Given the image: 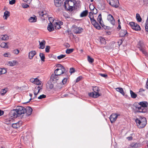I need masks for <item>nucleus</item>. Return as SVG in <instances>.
<instances>
[{"mask_svg": "<svg viewBox=\"0 0 148 148\" xmlns=\"http://www.w3.org/2000/svg\"><path fill=\"white\" fill-rule=\"evenodd\" d=\"M147 124V123L143 122L140 124L139 125H138V128H142L144 127Z\"/></svg>", "mask_w": 148, "mask_h": 148, "instance_id": "f704fd0d", "label": "nucleus"}, {"mask_svg": "<svg viewBox=\"0 0 148 148\" xmlns=\"http://www.w3.org/2000/svg\"><path fill=\"white\" fill-rule=\"evenodd\" d=\"M118 116L117 114H112L110 116V119L111 123H113L116 121Z\"/></svg>", "mask_w": 148, "mask_h": 148, "instance_id": "9b49d317", "label": "nucleus"}, {"mask_svg": "<svg viewBox=\"0 0 148 148\" xmlns=\"http://www.w3.org/2000/svg\"><path fill=\"white\" fill-rule=\"evenodd\" d=\"M36 52L35 51H32L29 53V58L30 59H32L34 55H36Z\"/></svg>", "mask_w": 148, "mask_h": 148, "instance_id": "6ab92c4d", "label": "nucleus"}, {"mask_svg": "<svg viewBox=\"0 0 148 148\" xmlns=\"http://www.w3.org/2000/svg\"><path fill=\"white\" fill-rule=\"evenodd\" d=\"M25 114L26 113V116H29L31 114L32 109L30 107H27L26 108H25Z\"/></svg>", "mask_w": 148, "mask_h": 148, "instance_id": "f8f14e48", "label": "nucleus"}, {"mask_svg": "<svg viewBox=\"0 0 148 148\" xmlns=\"http://www.w3.org/2000/svg\"><path fill=\"white\" fill-rule=\"evenodd\" d=\"M74 50L73 49H67L66 50V53L67 54H69L72 53Z\"/></svg>", "mask_w": 148, "mask_h": 148, "instance_id": "4c0bfd02", "label": "nucleus"}, {"mask_svg": "<svg viewBox=\"0 0 148 148\" xmlns=\"http://www.w3.org/2000/svg\"><path fill=\"white\" fill-rule=\"evenodd\" d=\"M60 82H56L57 84L55 86V88L58 89L61 88H62V84L61 83V80H60Z\"/></svg>", "mask_w": 148, "mask_h": 148, "instance_id": "b1692460", "label": "nucleus"}, {"mask_svg": "<svg viewBox=\"0 0 148 148\" xmlns=\"http://www.w3.org/2000/svg\"><path fill=\"white\" fill-rule=\"evenodd\" d=\"M47 29L49 32H52L54 30L53 25L51 21H50V23L48 24Z\"/></svg>", "mask_w": 148, "mask_h": 148, "instance_id": "a211bd4d", "label": "nucleus"}, {"mask_svg": "<svg viewBox=\"0 0 148 148\" xmlns=\"http://www.w3.org/2000/svg\"><path fill=\"white\" fill-rule=\"evenodd\" d=\"M72 27L74 29L73 32L75 34H79L83 31V29L81 27H78L75 25H73Z\"/></svg>", "mask_w": 148, "mask_h": 148, "instance_id": "6e6552de", "label": "nucleus"}, {"mask_svg": "<svg viewBox=\"0 0 148 148\" xmlns=\"http://www.w3.org/2000/svg\"><path fill=\"white\" fill-rule=\"evenodd\" d=\"M50 47L49 46H47L46 47L45 49V51L47 53H48L49 51V49Z\"/></svg>", "mask_w": 148, "mask_h": 148, "instance_id": "13d9d810", "label": "nucleus"}, {"mask_svg": "<svg viewBox=\"0 0 148 148\" xmlns=\"http://www.w3.org/2000/svg\"><path fill=\"white\" fill-rule=\"evenodd\" d=\"M93 90L94 92L88 93V95L90 97L97 98L100 96L98 92L99 88L98 86L94 87L93 88Z\"/></svg>", "mask_w": 148, "mask_h": 148, "instance_id": "f03ea898", "label": "nucleus"}, {"mask_svg": "<svg viewBox=\"0 0 148 148\" xmlns=\"http://www.w3.org/2000/svg\"><path fill=\"white\" fill-rule=\"evenodd\" d=\"M116 91L119 92L123 95H125V93L123 90V89L122 88L118 87L116 88Z\"/></svg>", "mask_w": 148, "mask_h": 148, "instance_id": "412c9836", "label": "nucleus"}, {"mask_svg": "<svg viewBox=\"0 0 148 148\" xmlns=\"http://www.w3.org/2000/svg\"><path fill=\"white\" fill-rule=\"evenodd\" d=\"M129 24L131 27L132 29L136 31L140 30L141 29L140 26L138 24L134 22H130L129 23Z\"/></svg>", "mask_w": 148, "mask_h": 148, "instance_id": "0eeeda50", "label": "nucleus"}, {"mask_svg": "<svg viewBox=\"0 0 148 148\" xmlns=\"http://www.w3.org/2000/svg\"><path fill=\"white\" fill-rule=\"evenodd\" d=\"M6 72L7 71L5 68H3L2 69L0 68V75L4 74L6 73Z\"/></svg>", "mask_w": 148, "mask_h": 148, "instance_id": "72a5a7b5", "label": "nucleus"}, {"mask_svg": "<svg viewBox=\"0 0 148 148\" xmlns=\"http://www.w3.org/2000/svg\"><path fill=\"white\" fill-rule=\"evenodd\" d=\"M3 56L5 57H10L11 56L10 54L9 53H5L3 55Z\"/></svg>", "mask_w": 148, "mask_h": 148, "instance_id": "e2e57ef3", "label": "nucleus"}, {"mask_svg": "<svg viewBox=\"0 0 148 148\" xmlns=\"http://www.w3.org/2000/svg\"><path fill=\"white\" fill-rule=\"evenodd\" d=\"M67 77L64 78L61 81V82H62L63 84H65L67 81Z\"/></svg>", "mask_w": 148, "mask_h": 148, "instance_id": "09e8293b", "label": "nucleus"}, {"mask_svg": "<svg viewBox=\"0 0 148 148\" xmlns=\"http://www.w3.org/2000/svg\"><path fill=\"white\" fill-rule=\"evenodd\" d=\"M56 72V70L54 71V74H56V75H57L58 76L61 75L63 73H61L62 71H57V72Z\"/></svg>", "mask_w": 148, "mask_h": 148, "instance_id": "49530a36", "label": "nucleus"}, {"mask_svg": "<svg viewBox=\"0 0 148 148\" xmlns=\"http://www.w3.org/2000/svg\"><path fill=\"white\" fill-rule=\"evenodd\" d=\"M88 60L90 63H92L94 62V59L91 57L90 56H88Z\"/></svg>", "mask_w": 148, "mask_h": 148, "instance_id": "ea45409f", "label": "nucleus"}, {"mask_svg": "<svg viewBox=\"0 0 148 148\" xmlns=\"http://www.w3.org/2000/svg\"><path fill=\"white\" fill-rule=\"evenodd\" d=\"M12 127L14 128H18L20 127L19 123L17 122L12 124Z\"/></svg>", "mask_w": 148, "mask_h": 148, "instance_id": "bb28decb", "label": "nucleus"}, {"mask_svg": "<svg viewBox=\"0 0 148 148\" xmlns=\"http://www.w3.org/2000/svg\"><path fill=\"white\" fill-rule=\"evenodd\" d=\"M140 51L144 54L145 56H148V53L145 50L144 48L140 50Z\"/></svg>", "mask_w": 148, "mask_h": 148, "instance_id": "c03bdc74", "label": "nucleus"}, {"mask_svg": "<svg viewBox=\"0 0 148 148\" xmlns=\"http://www.w3.org/2000/svg\"><path fill=\"white\" fill-rule=\"evenodd\" d=\"M105 29H106L108 28V27H109L106 26L104 25L103 24L101 23V24H100Z\"/></svg>", "mask_w": 148, "mask_h": 148, "instance_id": "0e129e2a", "label": "nucleus"}, {"mask_svg": "<svg viewBox=\"0 0 148 148\" xmlns=\"http://www.w3.org/2000/svg\"><path fill=\"white\" fill-rule=\"evenodd\" d=\"M18 63V62L16 60H13L12 61H10L9 62L8 64L10 66H13L16 65V64Z\"/></svg>", "mask_w": 148, "mask_h": 148, "instance_id": "393cba45", "label": "nucleus"}, {"mask_svg": "<svg viewBox=\"0 0 148 148\" xmlns=\"http://www.w3.org/2000/svg\"><path fill=\"white\" fill-rule=\"evenodd\" d=\"M7 91L5 89H2L1 90V95H4L6 92Z\"/></svg>", "mask_w": 148, "mask_h": 148, "instance_id": "4d7b16f0", "label": "nucleus"}, {"mask_svg": "<svg viewBox=\"0 0 148 148\" xmlns=\"http://www.w3.org/2000/svg\"><path fill=\"white\" fill-rule=\"evenodd\" d=\"M64 0H54L55 5L56 7H60L63 4Z\"/></svg>", "mask_w": 148, "mask_h": 148, "instance_id": "dca6fc26", "label": "nucleus"}, {"mask_svg": "<svg viewBox=\"0 0 148 148\" xmlns=\"http://www.w3.org/2000/svg\"><path fill=\"white\" fill-rule=\"evenodd\" d=\"M22 7L24 8H27L29 7V5L26 3L23 4L22 5Z\"/></svg>", "mask_w": 148, "mask_h": 148, "instance_id": "bf43d9fd", "label": "nucleus"}, {"mask_svg": "<svg viewBox=\"0 0 148 148\" xmlns=\"http://www.w3.org/2000/svg\"><path fill=\"white\" fill-rule=\"evenodd\" d=\"M37 90V89L35 88L34 91V97L33 98V99H34L35 98H36L37 95L38 94H37L36 91Z\"/></svg>", "mask_w": 148, "mask_h": 148, "instance_id": "3c124183", "label": "nucleus"}, {"mask_svg": "<svg viewBox=\"0 0 148 148\" xmlns=\"http://www.w3.org/2000/svg\"><path fill=\"white\" fill-rule=\"evenodd\" d=\"M56 66L58 68L56 70L55 72H57L58 71H62L61 73H64L66 74V75H67V72L68 71V69H65L64 67L60 64H57Z\"/></svg>", "mask_w": 148, "mask_h": 148, "instance_id": "7ed1b4c3", "label": "nucleus"}, {"mask_svg": "<svg viewBox=\"0 0 148 148\" xmlns=\"http://www.w3.org/2000/svg\"><path fill=\"white\" fill-rule=\"evenodd\" d=\"M139 120L142 122H144L145 123H147L146 119V118L144 117H141L140 119Z\"/></svg>", "mask_w": 148, "mask_h": 148, "instance_id": "8fccbe9b", "label": "nucleus"}, {"mask_svg": "<svg viewBox=\"0 0 148 148\" xmlns=\"http://www.w3.org/2000/svg\"><path fill=\"white\" fill-rule=\"evenodd\" d=\"M128 33L126 29H121L119 33V36L121 37H123L125 36H127Z\"/></svg>", "mask_w": 148, "mask_h": 148, "instance_id": "2eb2a0df", "label": "nucleus"}, {"mask_svg": "<svg viewBox=\"0 0 148 148\" xmlns=\"http://www.w3.org/2000/svg\"><path fill=\"white\" fill-rule=\"evenodd\" d=\"M75 72V69L73 68H71L70 69V73L72 74Z\"/></svg>", "mask_w": 148, "mask_h": 148, "instance_id": "052dcab7", "label": "nucleus"}, {"mask_svg": "<svg viewBox=\"0 0 148 148\" xmlns=\"http://www.w3.org/2000/svg\"><path fill=\"white\" fill-rule=\"evenodd\" d=\"M64 45L66 48L69 47H70L69 44L67 42L64 43Z\"/></svg>", "mask_w": 148, "mask_h": 148, "instance_id": "338daca9", "label": "nucleus"}, {"mask_svg": "<svg viewBox=\"0 0 148 148\" xmlns=\"http://www.w3.org/2000/svg\"><path fill=\"white\" fill-rule=\"evenodd\" d=\"M39 49H43L45 47V45L46 43V42L45 40H43L41 42H40V41H39Z\"/></svg>", "mask_w": 148, "mask_h": 148, "instance_id": "f3484780", "label": "nucleus"}, {"mask_svg": "<svg viewBox=\"0 0 148 148\" xmlns=\"http://www.w3.org/2000/svg\"><path fill=\"white\" fill-rule=\"evenodd\" d=\"M10 15V12L8 11H6L4 12V16H5V19H6Z\"/></svg>", "mask_w": 148, "mask_h": 148, "instance_id": "c9c22d12", "label": "nucleus"}, {"mask_svg": "<svg viewBox=\"0 0 148 148\" xmlns=\"http://www.w3.org/2000/svg\"><path fill=\"white\" fill-rule=\"evenodd\" d=\"M88 14V11L87 10H85L82 12L80 14V16L81 17H85L87 16Z\"/></svg>", "mask_w": 148, "mask_h": 148, "instance_id": "4be33fe9", "label": "nucleus"}, {"mask_svg": "<svg viewBox=\"0 0 148 148\" xmlns=\"http://www.w3.org/2000/svg\"><path fill=\"white\" fill-rule=\"evenodd\" d=\"M29 21L30 22H35L36 21V16L34 15V17H31L29 19Z\"/></svg>", "mask_w": 148, "mask_h": 148, "instance_id": "5701e85b", "label": "nucleus"}, {"mask_svg": "<svg viewBox=\"0 0 148 148\" xmlns=\"http://www.w3.org/2000/svg\"><path fill=\"white\" fill-rule=\"evenodd\" d=\"M16 2L15 0H12L9 1V4L10 5H13Z\"/></svg>", "mask_w": 148, "mask_h": 148, "instance_id": "680f3d73", "label": "nucleus"}, {"mask_svg": "<svg viewBox=\"0 0 148 148\" xmlns=\"http://www.w3.org/2000/svg\"><path fill=\"white\" fill-rule=\"evenodd\" d=\"M0 46L1 47L5 48H8V46L7 44V43L5 42H3L1 43Z\"/></svg>", "mask_w": 148, "mask_h": 148, "instance_id": "c756f323", "label": "nucleus"}, {"mask_svg": "<svg viewBox=\"0 0 148 148\" xmlns=\"http://www.w3.org/2000/svg\"><path fill=\"white\" fill-rule=\"evenodd\" d=\"M109 4L112 6L116 8H118L119 5V1H116V0H111L109 2Z\"/></svg>", "mask_w": 148, "mask_h": 148, "instance_id": "1a4fd4ad", "label": "nucleus"}, {"mask_svg": "<svg viewBox=\"0 0 148 148\" xmlns=\"http://www.w3.org/2000/svg\"><path fill=\"white\" fill-rule=\"evenodd\" d=\"M130 93L131 97L133 98H135L137 97V95L132 90H130Z\"/></svg>", "mask_w": 148, "mask_h": 148, "instance_id": "cd10ccee", "label": "nucleus"}, {"mask_svg": "<svg viewBox=\"0 0 148 148\" xmlns=\"http://www.w3.org/2000/svg\"><path fill=\"white\" fill-rule=\"evenodd\" d=\"M66 56V55L61 54L57 57V58L59 60H60L64 58Z\"/></svg>", "mask_w": 148, "mask_h": 148, "instance_id": "de8ad7c7", "label": "nucleus"}, {"mask_svg": "<svg viewBox=\"0 0 148 148\" xmlns=\"http://www.w3.org/2000/svg\"><path fill=\"white\" fill-rule=\"evenodd\" d=\"M9 39V37L7 35H5L1 38L2 40H7Z\"/></svg>", "mask_w": 148, "mask_h": 148, "instance_id": "a19ab883", "label": "nucleus"}, {"mask_svg": "<svg viewBox=\"0 0 148 148\" xmlns=\"http://www.w3.org/2000/svg\"><path fill=\"white\" fill-rule=\"evenodd\" d=\"M93 8L92 10L93 11V13L95 14H96L97 13V9L95 8H95L94 6L93 7Z\"/></svg>", "mask_w": 148, "mask_h": 148, "instance_id": "5fc2aeb1", "label": "nucleus"}, {"mask_svg": "<svg viewBox=\"0 0 148 148\" xmlns=\"http://www.w3.org/2000/svg\"><path fill=\"white\" fill-rule=\"evenodd\" d=\"M17 113L15 109H14L10 111L9 114L10 117L16 118L19 116L18 114H17Z\"/></svg>", "mask_w": 148, "mask_h": 148, "instance_id": "9d476101", "label": "nucleus"}, {"mask_svg": "<svg viewBox=\"0 0 148 148\" xmlns=\"http://www.w3.org/2000/svg\"><path fill=\"white\" fill-rule=\"evenodd\" d=\"M46 95L44 94H42L41 95H40L39 97H38V99H41L43 98H46Z\"/></svg>", "mask_w": 148, "mask_h": 148, "instance_id": "603ef678", "label": "nucleus"}, {"mask_svg": "<svg viewBox=\"0 0 148 148\" xmlns=\"http://www.w3.org/2000/svg\"><path fill=\"white\" fill-rule=\"evenodd\" d=\"M107 20L110 21V23L113 25L115 24V21L113 16L110 14H109L107 16Z\"/></svg>", "mask_w": 148, "mask_h": 148, "instance_id": "ddd939ff", "label": "nucleus"}, {"mask_svg": "<svg viewBox=\"0 0 148 148\" xmlns=\"http://www.w3.org/2000/svg\"><path fill=\"white\" fill-rule=\"evenodd\" d=\"M135 122L137 125L138 127V125H139L142 122H141V121L138 118L136 119L135 120Z\"/></svg>", "mask_w": 148, "mask_h": 148, "instance_id": "79ce46f5", "label": "nucleus"}, {"mask_svg": "<svg viewBox=\"0 0 148 148\" xmlns=\"http://www.w3.org/2000/svg\"><path fill=\"white\" fill-rule=\"evenodd\" d=\"M82 78V77L81 76H79L77 77L76 80V82H79V81H80L81 79Z\"/></svg>", "mask_w": 148, "mask_h": 148, "instance_id": "774afa93", "label": "nucleus"}, {"mask_svg": "<svg viewBox=\"0 0 148 148\" xmlns=\"http://www.w3.org/2000/svg\"><path fill=\"white\" fill-rule=\"evenodd\" d=\"M140 112L142 113H147L148 112V103L147 101H143L139 102Z\"/></svg>", "mask_w": 148, "mask_h": 148, "instance_id": "f257e3e1", "label": "nucleus"}, {"mask_svg": "<svg viewBox=\"0 0 148 148\" xmlns=\"http://www.w3.org/2000/svg\"><path fill=\"white\" fill-rule=\"evenodd\" d=\"M99 41L102 44H106V41L105 39L101 37L99 38Z\"/></svg>", "mask_w": 148, "mask_h": 148, "instance_id": "7c9ffc66", "label": "nucleus"}, {"mask_svg": "<svg viewBox=\"0 0 148 148\" xmlns=\"http://www.w3.org/2000/svg\"><path fill=\"white\" fill-rule=\"evenodd\" d=\"M50 82L53 84L60 82L59 77L54 73L52 74L50 77Z\"/></svg>", "mask_w": 148, "mask_h": 148, "instance_id": "20e7f679", "label": "nucleus"}, {"mask_svg": "<svg viewBox=\"0 0 148 148\" xmlns=\"http://www.w3.org/2000/svg\"><path fill=\"white\" fill-rule=\"evenodd\" d=\"M97 21L99 22L100 24H101V23H102L101 21L103 22V21L102 20L101 14H100L98 16L97 18Z\"/></svg>", "mask_w": 148, "mask_h": 148, "instance_id": "e433bc0d", "label": "nucleus"}, {"mask_svg": "<svg viewBox=\"0 0 148 148\" xmlns=\"http://www.w3.org/2000/svg\"><path fill=\"white\" fill-rule=\"evenodd\" d=\"M138 47L140 49V50L144 48V44L142 41H139L137 45Z\"/></svg>", "mask_w": 148, "mask_h": 148, "instance_id": "aec40b11", "label": "nucleus"}, {"mask_svg": "<svg viewBox=\"0 0 148 148\" xmlns=\"http://www.w3.org/2000/svg\"><path fill=\"white\" fill-rule=\"evenodd\" d=\"M92 24L97 29L100 30L101 29V27L99 23L96 21L95 20H93V21L91 22Z\"/></svg>", "mask_w": 148, "mask_h": 148, "instance_id": "4468645a", "label": "nucleus"}, {"mask_svg": "<svg viewBox=\"0 0 148 148\" xmlns=\"http://www.w3.org/2000/svg\"><path fill=\"white\" fill-rule=\"evenodd\" d=\"M51 82L50 83L48 82L46 84V86L50 89H52L53 88L54 85Z\"/></svg>", "mask_w": 148, "mask_h": 148, "instance_id": "a878e982", "label": "nucleus"}, {"mask_svg": "<svg viewBox=\"0 0 148 148\" xmlns=\"http://www.w3.org/2000/svg\"><path fill=\"white\" fill-rule=\"evenodd\" d=\"M16 111L17 114L19 116L23 114H25V108L21 106H17L15 109Z\"/></svg>", "mask_w": 148, "mask_h": 148, "instance_id": "39448f33", "label": "nucleus"}, {"mask_svg": "<svg viewBox=\"0 0 148 148\" xmlns=\"http://www.w3.org/2000/svg\"><path fill=\"white\" fill-rule=\"evenodd\" d=\"M69 2V1H68L67 0H66V1L64 2V7L65 8V9L66 10H67V7H66V3H68Z\"/></svg>", "mask_w": 148, "mask_h": 148, "instance_id": "69168bd1", "label": "nucleus"}, {"mask_svg": "<svg viewBox=\"0 0 148 148\" xmlns=\"http://www.w3.org/2000/svg\"><path fill=\"white\" fill-rule=\"evenodd\" d=\"M93 13H92L91 12H90L89 13V14L88 16L90 18L91 22H92V21H93V20H95L94 18V16L93 15Z\"/></svg>", "mask_w": 148, "mask_h": 148, "instance_id": "2f4dec72", "label": "nucleus"}, {"mask_svg": "<svg viewBox=\"0 0 148 148\" xmlns=\"http://www.w3.org/2000/svg\"><path fill=\"white\" fill-rule=\"evenodd\" d=\"M133 108L135 113H141L139 103L135 102L133 105Z\"/></svg>", "mask_w": 148, "mask_h": 148, "instance_id": "423d86ee", "label": "nucleus"}, {"mask_svg": "<svg viewBox=\"0 0 148 148\" xmlns=\"http://www.w3.org/2000/svg\"><path fill=\"white\" fill-rule=\"evenodd\" d=\"M99 74L101 77L105 78H107L108 77V75L106 74L99 73Z\"/></svg>", "mask_w": 148, "mask_h": 148, "instance_id": "864d4df0", "label": "nucleus"}, {"mask_svg": "<svg viewBox=\"0 0 148 148\" xmlns=\"http://www.w3.org/2000/svg\"><path fill=\"white\" fill-rule=\"evenodd\" d=\"M41 82L37 78L35 79V80L34 82V84H35L37 85H40L41 84Z\"/></svg>", "mask_w": 148, "mask_h": 148, "instance_id": "a18cd8bd", "label": "nucleus"}, {"mask_svg": "<svg viewBox=\"0 0 148 148\" xmlns=\"http://www.w3.org/2000/svg\"><path fill=\"white\" fill-rule=\"evenodd\" d=\"M39 56L41 60L43 62L45 61V57L44 54L43 53H40Z\"/></svg>", "mask_w": 148, "mask_h": 148, "instance_id": "473e14b6", "label": "nucleus"}, {"mask_svg": "<svg viewBox=\"0 0 148 148\" xmlns=\"http://www.w3.org/2000/svg\"><path fill=\"white\" fill-rule=\"evenodd\" d=\"M136 18L138 22H140L142 21V19L139 14H136Z\"/></svg>", "mask_w": 148, "mask_h": 148, "instance_id": "c85d7f7f", "label": "nucleus"}, {"mask_svg": "<svg viewBox=\"0 0 148 148\" xmlns=\"http://www.w3.org/2000/svg\"><path fill=\"white\" fill-rule=\"evenodd\" d=\"M139 145V144H138L137 143H133L131 145V146L132 147H134V148H136L138 147Z\"/></svg>", "mask_w": 148, "mask_h": 148, "instance_id": "37998d69", "label": "nucleus"}, {"mask_svg": "<svg viewBox=\"0 0 148 148\" xmlns=\"http://www.w3.org/2000/svg\"><path fill=\"white\" fill-rule=\"evenodd\" d=\"M145 28L146 31L148 32V18L147 19L145 23Z\"/></svg>", "mask_w": 148, "mask_h": 148, "instance_id": "58836bf2", "label": "nucleus"}, {"mask_svg": "<svg viewBox=\"0 0 148 148\" xmlns=\"http://www.w3.org/2000/svg\"><path fill=\"white\" fill-rule=\"evenodd\" d=\"M73 8L72 6H69V8H67V10L68 11H69L71 12H72L73 10Z\"/></svg>", "mask_w": 148, "mask_h": 148, "instance_id": "6e6d98bb", "label": "nucleus"}]
</instances>
